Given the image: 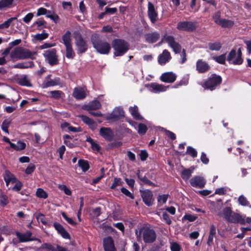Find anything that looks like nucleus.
<instances>
[{
  "mask_svg": "<svg viewBox=\"0 0 251 251\" xmlns=\"http://www.w3.org/2000/svg\"><path fill=\"white\" fill-rule=\"evenodd\" d=\"M17 81L18 83L21 86L26 87H31L32 86L30 79L26 75L19 78L17 80Z\"/></svg>",
  "mask_w": 251,
  "mask_h": 251,
  "instance_id": "29",
  "label": "nucleus"
},
{
  "mask_svg": "<svg viewBox=\"0 0 251 251\" xmlns=\"http://www.w3.org/2000/svg\"><path fill=\"white\" fill-rule=\"evenodd\" d=\"M171 249L172 251H180V247L177 243L175 242L171 244Z\"/></svg>",
  "mask_w": 251,
  "mask_h": 251,
  "instance_id": "64",
  "label": "nucleus"
},
{
  "mask_svg": "<svg viewBox=\"0 0 251 251\" xmlns=\"http://www.w3.org/2000/svg\"><path fill=\"white\" fill-rule=\"evenodd\" d=\"M190 182L193 187L202 188L204 187L206 181L202 177L196 176L190 179Z\"/></svg>",
  "mask_w": 251,
  "mask_h": 251,
  "instance_id": "12",
  "label": "nucleus"
},
{
  "mask_svg": "<svg viewBox=\"0 0 251 251\" xmlns=\"http://www.w3.org/2000/svg\"><path fill=\"white\" fill-rule=\"evenodd\" d=\"M78 164L83 172H86L89 168L88 162L83 160H79Z\"/></svg>",
  "mask_w": 251,
  "mask_h": 251,
  "instance_id": "40",
  "label": "nucleus"
},
{
  "mask_svg": "<svg viewBox=\"0 0 251 251\" xmlns=\"http://www.w3.org/2000/svg\"><path fill=\"white\" fill-rule=\"evenodd\" d=\"M36 194L37 197L40 198L46 199L48 197V195L46 192L41 188H38L37 190Z\"/></svg>",
  "mask_w": 251,
  "mask_h": 251,
  "instance_id": "47",
  "label": "nucleus"
},
{
  "mask_svg": "<svg viewBox=\"0 0 251 251\" xmlns=\"http://www.w3.org/2000/svg\"><path fill=\"white\" fill-rule=\"evenodd\" d=\"M189 81V76L186 75L184 76L179 82V84H177L174 86L173 87L177 88L178 85H185L188 83Z\"/></svg>",
  "mask_w": 251,
  "mask_h": 251,
  "instance_id": "56",
  "label": "nucleus"
},
{
  "mask_svg": "<svg viewBox=\"0 0 251 251\" xmlns=\"http://www.w3.org/2000/svg\"><path fill=\"white\" fill-rule=\"evenodd\" d=\"M103 247L105 251H116L113 240L110 237L103 239Z\"/></svg>",
  "mask_w": 251,
  "mask_h": 251,
  "instance_id": "16",
  "label": "nucleus"
},
{
  "mask_svg": "<svg viewBox=\"0 0 251 251\" xmlns=\"http://www.w3.org/2000/svg\"><path fill=\"white\" fill-rule=\"evenodd\" d=\"M124 116V111L122 108L116 107L115 108L112 112L106 116V120H117L120 117Z\"/></svg>",
  "mask_w": 251,
  "mask_h": 251,
  "instance_id": "15",
  "label": "nucleus"
},
{
  "mask_svg": "<svg viewBox=\"0 0 251 251\" xmlns=\"http://www.w3.org/2000/svg\"><path fill=\"white\" fill-rule=\"evenodd\" d=\"M220 17H221V13L220 12H217L215 13L213 16V20H214L215 23L218 25L219 23V22H220V21L222 19H220Z\"/></svg>",
  "mask_w": 251,
  "mask_h": 251,
  "instance_id": "61",
  "label": "nucleus"
},
{
  "mask_svg": "<svg viewBox=\"0 0 251 251\" xmlns=\"http://www.w3.org/2000/svg\"><path fill=\"white\" fill-rule=\"evenodd\" d=\"M13 67L20 69L32 68L34 67V64H16Z\"/></svg>",
  "mask_w": 251,
  "mask_h": 251,
  "instance_id": "45",
  "label": "nucleus"
},
{
  "mask_svg": "<svg viewBox=\"0 0 251 251\" xmlns=\"http://www.w3.org/2000/svg\"><path fill=\"white\" fill-rule=\"evenodd\" d=\"M81 120L92 130H95L97 126V124L93 120L85 115H80Z\"/></svg>",
  "mask_w": 251,
  "mask_h": 251,
  "instance_id": "22",
  "label": "nucleus"
},
{
  "mask_svg": "<svg viewBox=\"0 0 251 251\" xmlns=\"http://www.w3.org/2000/svg\"><path fill=\"white\" fill-rule=\"evenodd\" d=\"M53 226L55 229L57 231L58 233L60 234L61 236L65 239H69L70 235L63 226L56 222L53 223Z\"/></svg>",
  "mask_w": 251,
  "mask_h": 251,
  "instance_id": "20",
  "label": "nucleus"
},
{
  "mask_svg": "<svg viewBox=\"0 0 251 251\" xmlns=\"http://www.w3.org/2000/svg\"><path fill=\"white\" fill-rule=\"evenodd\" d=\"M3 177L7 186H8L9 183L10 182L12 183H14L16 182V178L14 177L13 175L8 171H6L5 172Z\"/></svg>",
  "mask_w": 251,
  "mask_h": 251,
  "instance_id": "28",
  "label": "nucleus"
},
{
  "mask_svg": "<svg viewBox=\"0 0 251 251\" xmlns=\"http://www.w3.org/2000/svg\"><path fill=\"white\" fill-rule=\"evenodd\" d=\"M234 24L233 22L231 20H226V19H222L219 23V25H221L223 27H230L232 26Z\"/></svg>",
  "mask_w": 251,
  "mask_h": 251,
  "instance_id": "35",
  "label": "nucleus"
},
{
  "mask_svg": "<svg viewBox=\"0 0 251 251\" xmlns=\"http://www.w3.org/2000/svg\"><path fill=\"white\" fill-rule=\"evenodd\" d=\"M139 235H142L144 242L145 243H152L156 238L155 231L148 227H143L139 232Z\"/></svg>",
  "mask_w": 251,
  "mask_h": 251,
  "instance_id": "4",
  "label": "nucleus"
},
{
  "mask_svg": "<svg viewBox=\"0 0 251 251\" xmlns=\"http://www.w3.org/2000/svg\"><path fill=\"white\" fill-rule=\"evenodd\" d=\"M13 1V0H1L0 1V9L10 7Z\"/></svg>",
  "mask_w": 251,
  "mask_h": 251,
  "instance_id": "38",
  "label": "nucleus"
},
{
  "mask_svg": "<svg viewBox=\"0 0 251 251\" xmlns=\"http://www.w3.org/2000/svg\"><path fill=\"white\" fill-rule=\"evenodd\" d=\"M87 93L88 91L85 87H76L74 89L73 96L76 100H82L86 97Z\"/></svg>",
  "mask_w": 251,
  "mask_h": 251,
  "instance_id": "9",
  "label": "nucleus"
},
{
  "mask_svg": "<svg viewBox=\"0 0 251 251\" xmlns=\"http://www.w3.org/2000/svg\"><path fill=\"white\" fill-rule=\"evenodd\" d=\"M112 44L114 50V54L116 56L123 55L128 50V44L123 40L115 39L113 41Z\"/></svg>",
  "mask_w": 251,
  "mask_h": 251,
  "instance_id": "1",
  "label": "nucleus"
},
{
  "mask_svg": "<svg viewBox=\"0 0 251 251\" xmlns=\"http://www.w3.org/2000/svg\"><path fill=\"white\" fill-rule=\"evenodd\" d=\"M228 222L232 223H239L241 225L245 224V220L240 214L232 213Z\"/></svg>",
  "mask_w": 251,
  "mask_h": 251,
  "instance_id": "21",
  "label": "nucleus"
},
{
  "mask_svg": "<svg viewBox=\"0 0 251 251\" xmlns=\"http://www.w3.org/2000/svg\"><path fill=\"white\" fill-rule=\"evenodd\" d=\"M238 201L239 204L246 206H248L251 207V205H250L249 202L248 201L247 198L243 195H241L238 198Z\"/></svg>",
  "mask_w": 251,
  "mask_h": 251,
  "instance_id": "37",
  "label": "nucleus"
},
{
  "mask_svg": "<svg viewBox=\"0 0 251 251\" xmlns=\"http://www.w3.org/2000/svg\"><path fill=\"white\" fill-rule=\"evenodd\" d=\"M50 97L51 98L56 100L59 99L64 95V93L61 91L59 90L51 91L50 92Z\"/></svg>",
  "mask_w": 251,
  "mask_h": 251,
  "instance_id": "36",
  "label": "nucleus"
},
{
  "mask_svg": "<svg viewBox=\"0 0 251 251\" xmlns=\"http://www.w3.org/2000/svg\"><path fill=\"white\" fill-rule=\"evenodd\" d=\"M48 36V34L45 33H42L41 34H37L35 36L36 39L38 40H43L47 38Z\"/></svg>",
  "mask_w": 251,
  "mask_h": 251,
  "instance_id": "59",
  "label": "nucleus"
},
{
  "mask_svg": "<svg viewBox=\"0 0 251 251\" xmlns=\"http://www.w3.org/2000/svg\"><path fill=\"white\" fill-rule=\"evenodd\" d=\"M60 84V79L58 77L53 79L47 80L42 84V87L44 88H48L50 86L58 85Z\"/></svg>",
  "mask_w": 251,
  "mask_h": 251,
  "instance_id": "23",
  "label": "nucleus"
},
{
  "mask_svg": "<svg viewBox=\"0 0 251 251\" xmlns=\"http://www.w3.org/2000/svg\"><path fill=\"white\" fill-rule=\"evenodd\" d=\"M75 44L77 47V52L78 53H82L86 51L87 47L85 41L79 36L76 38Z\"/></svg>",
  "mask_w": 251,
  "mask_h": 251,
  "instance_id": "13",
  "label": "nucleus"
},
{
  "mask_svg": "<svg viewBox=\"0 0 251 251\" xmlns=\"http://www.w3.org/2000/svg\"><path fill=\"white\" fill-rule=\"evenodd\" d=\"M176 75L170 72L162 74L160 77V79L164 82L173 83L176 80Z\"/></svg>",
  "mask_w": 251,
  "mask_h": 251,
  "instance_id": "14",
  "label": "nucleus"
},
{
  "mask_svg": "<svg viewBox=\"0 0 251 251\" xmlns=\"http://www.w3.org/2000/svg\"><path fill=\"white\" fill-rule=\"evenodd\" d=\"M226 61L231 63H242L241 48L234 47L227 54Z\"/></svg>",
  "mask_w": 251,
  "mask_h": 251,
  "instance_id": "5",
  "label": "nucleus"
},
{
  "mask_svg": "<svg viewBox=\"0 0 251 251\" xmlns=\"http://www.w3.org/2000/svg\"><path fill=\"white\" fill-rule=\"evenodd\" d=\"M75 53L73 51L72 46L66 47V56L68 58H73Z\"/></svg>",
  "mask_w": 251,
  "mask_h": 251,
  "instance_id": "42",
  "label": "nucleus"
},
{
  "mask_svg": "<svg viewBox=\"0 0 251 251\" xmlns=\"http://www.w3.org/2000/svg\"><path fill=\"white\" fill-rule=\"evenodd\" d=\"M226 54H223L218 56L213 57L214 60L218 63H225L226 60Z\"/></svg>",
  "mask_w": 251,
  "mask_h": 251,
  "instance_id": "50",
  "label": "nucleus"
},
{
  "mask_svg": "<svg viewBox=\"0 0 251 251\" xmlns=\"http://www.w3.org/2000/svg\"><path fill=\"white\" fill-rule=\"evenodd\" d=\"M209 68L207 64H197V70L200 73H203L207 71Z\"/></svg>",
  "mask_w": 251,
  "mask_h": 251,
  "instance_id": "34",
  "label": "nucleus"
},
{
  "mask_svg": "<svg viewBox=\"0 0 251 251\" xmlns=\"http://www.w3.org/2000/svg\"><path fill=\"white\" fill-rule=\"evenodd\" d=\"M186 154L190 155L193 158L197 156V151L192 147L188 146L187 149Z\"/></svg>",
  "mask_w": 251,
  "mask_h": 251,
  "instance_id": "46",
  "label": "nucleus"
},
{
  "mask_svg": "<svg viewBox=\"0 0 251 251\" xmlns=\"http://www.w3.org/2000/svg\"><path fill=\"white\" fill-rule=\"evenodd\" d=\"M101 106L100 102L97 100H93L90 102L87 105L88 110H96L99 109Z\"/></svg>",
  "mask_w": 251,
  "mask_h": 251,
  "instance_id": "32",
  "label": "nucleus"
},
{
  "mask_svg": "<svg viewBox=\"0 0 251 251\" xmlns=\"http://www.w3.org/2000/svg\"><path fill=\"white\" fill-rule=\"evenodd\" d=\"M92 42L94 48L98 52L103 54H107L109 52L111 46L107 42L94 38L92 39Z\"/></svg>",
  "mask_w": 251,
  "mask_h": 251,
  "instance_id": "3",
  "label": "nucleus"
},
{
  "mask_svg": "<svg viewBox=\"0 0 251 251\" xmlns=\"http://www.w3.org/2000/svg\"><path fill=\"white\" fill-rule=\"evenodd\" d=\"M123 182L122 179L119 178H114L113 183L110 188L112 189H116L117 186L122 185Z\"/></svg>",
  "mask_w": 251,
  "mask_h": 251,
  "instance_id": "48",
  "label": "nucleus"
},
{
  "mask_svg": "<svg viewBox=\"0 0 251 251\" xmlns=\"http://www.w3.org/2000/svg\"><path fill=\"white\" fill-rule=\"evenodd\" d=\"M141 196L144 202L148 206H151L153 203L154 199L152 192L148 190L141 192Z\"/></svg>",
  "mask_w": 251,
  "mask_h": 251,
  "instance_id": "10",
  "label": "nucleus"
},
{
  "mask_svg": "<svg viewBox=\"0 0 251 251\" xmlns=\"http://www.w3.org/2000/svg\"><path fill=\"white\" fill-rule=\"evenodd\" d=\"M63 43L65 47L71 46V32L69 31H67L66 33L62 37Z\"/></svg>",
  "mask_w": 251,
  "mask_h": 251,
  "instance_id": "33",
  "label": "nucleus"
},
{
  "mask_svg": "<svg viewBox=\"0 0 251 251\" xmlns=\"http://www.w3.org/2000/svg\"><path fill=\"white\" fill-rule=\"evenodd\" d=\"M16 19V18H11L9 19L6 21L4 22L3 23L0 25V29H4V28H8L11 23L14 20Z\"/></svg>",
  "mask_w": 251,
  "mask_h": 251,
  "instance_id": "51",
  "label": "nucleus"
},
{
  "mask_svg": "<svg viewBox=\"0 0 251 251\" xmlns=\"http://www.w3.org/2000/svg\"><path fill=\"white\" fill-rule=\"evenodd\" d=\"M171 59V55L169 51L164 50L162 53L158 56V63H166L169 62Z\"/></svg>",
  "mask_w": 251,
  "mask_h": 251,
  "instance_id": "25",
  "label": "nucleus"
},
{
  "mask_svg": "<svg viewBox=\"0 0 251 251\" xmlns=\"http://www.w3.org/2000/svg\"><path fill=\"white\" fill-rule=\"evenodd\" d=\"M26 147L25 143L19 141L16 144L10 143V148L13 149L17 151H20L24 150Z\"/></svg>",
  "mask_w": 251,
  "mask_h": 251,
  "instance_id": "31",
  "label": "nucleus"
},
{
  "mask_svg": "<svg viewBox=\"0 0 251 251\" xmlns=\"http://www.w3.org/2000/svg\"><path fill=\"white\" fill-rule=\"evenodd\" d=\"M62 217H63V218L70 225H72V226H75L76 224V223L74 221V220L70 218H69L67 216V215H66V214L64 213V212H62Z\"/></svg>",
  "mask_w": 251,
  "mask_h": 251,
  "instance_id": "57",
  "label": "nucleus"
},
{
  "mask_svg": "<svg viewBox=\"0 0 251 251\" xmlns=\"http://www.w3.org/2000/svg\"><path fill=\"white\" fill-rule=\"evenodd\" d=\"M44 56L46 60L49 63H56L57 60V56L56 55V51L54 49L47 50L44 51Z\"/></svg>",
  "mask_w": 251,
  "mask_h": 251,
  "instance_id": "11",
  "label": "nucleus"
},
{
  "mask_svg": "<svg viewBox=\"0 0 251 251\" xmlns=\"http://www.w3.org/2000/svg\"><path fill=\"white\" fill-rule=\"evenodd\" d=\"M148 16L152 23H155L157 19V14L156 12L153 5L151 2L148 3Z\"/></svg>",
  "mask_w": 251,
  "mask_h": 251,
  "instance_id": "17",
  "label": "nucleus"
},
{
  "mask_svg": "<svg viewBox=\"0 0 251 251\" xmlns=\"http://www.w3.org/2000/svg\"><path fill=\"white\" fill-rule=\"evenodd\" d=\"M147 130L146 125L143 124H140L138 126V132L139 134L144 135Z\"/></svg>",
  "mask_w": 251,
  "mask_h": 251,
  "instance_id": "49",
  "label": "nucleus"
},
{
  "mask_svg": "<svg viewBox=\"0 0 251 251\" xmlns=\"http://www.w3.org/2000/svg\"><path fill=\"white\" fill-rule=\"evenodd\" d=\"M183 218L189 222H193L197 219V217L193 215L186 214L183 217Z\"/></svg>",
  "mask_w": 251,
  "mask_h": 251,
  "instance_id": "60",
  "label": "nucleus"
},
{
  "mask_svg": "<svg viewBox=\"0 0 251 251\" xmlns=\"http://www.w3.org/2000/svg\"><path fill=\"white\" fill-rule=\"evenodd\" d=\"M196 28V23L188 21L180 22L177 25V29L179 30L191 31Z\"/></svg>",
  "mask_w": 251,
  "mask_h": 251,
  "instance_id": "8",
  "label": "nucleus"
},
{
  "mask_svg": "<svg viewBox=\"0 0 251 251\" xmlns=\"http://www.w3.org/2000/svg\"><path fill=\"white\" fill-rule=\"evenodd\" d=\"M10 125V122L7 120H4L1 125L2 130L6 133H8V128Z\"/></svg>",
  "mask_w": 251,
  "mask_h": 251,
  "instance_id": "54",
  "label": "nucleus"
},
{
  "mask_svg": "<svg viewBox=\"0 0 251 251\" xmlns=\"http://www.w3.org/2000/svg\"><path fill=\"white\" fill-rule=\"evenodd\" d=\"M36 218L38 222H41L43 225H48V220L46 218L44 215L42 213H37L35 215Z\"/></svg>",
  "mask_w": 251,
  "mask_h": 251,
  "instance_id": "39",
  "label": "nucleus"
},
{
  "mask_svg": "<svg viewBox=\"0 0 251 251\" xmlns=\"http://www.w3.org/2000/svg\"><path fill=\"white\" fill-rule=\"evenodd\" d=\"M161 42L167 43L176 53L181 52V47L180 45L175 41V38L173 36L168 34L164 35Z\"/></svg>",
  "mask_w": 251,
  "mask_h": 251,
  "instance_id": "7",
  "label": "nucleus"
},
{
  "mask_svg": "<svg viewBox=\"0 0 251 251\" xmlns=\"http://www.w3.org/2000/svg\"><path fill=\"white\" fill-rule=\"evenodd\" d=\"M121 192L127 197L130 198L132 199H134V196L127 189L125 188H122L121 189Z\"/></svg>",
  "mask_w": 251,
  "mask_h": 251,
  "instance_id": "62",
  "label": "nucleus"
},
{
  "mask_svg": "<svg viewBox=\"0 0 251 251\" xmlns=\"http://www.w3.org/2000/svg\"><path fill=\"white\" fill-rule=\"evenodd\" d=\"M168 86H165L162 84H159L155 83L151 84V91L153 93H159L165 91Z\"/></svg>",
  "mask_w": 251,
  "mask_h": 251,
  "instance_id": "24",
  "label": "nucleus"
},
{
  "mask_svg": "<svg viewBox=\"0 0 251 251\" xmlns=\"http://www.w3.org/2000/svg\"><path fill=\"white\" fill-rule=\"evenodd\" d=\"M33 14L32 13H28L24 18L23 21L25 23H28L32 19Z\"/></svg>",
  "mask_w": 251,
  "mask_h": 251,
  "instance_id": "63",
  "label": "nucleus"
},
{
  "mask_svg": "<svg viewBox=\"0 0 251 251\" xmlns=\"http://www.w3.org/2000/svg\"><path fill=\"white\" fill-rule=\"evenodd\" d=\"M159 37V34L157 32L149 33L145 35L146 41L151 43L156 42L158 40Z\"/></svg>",
  "mask_w": 251,
  "mask_h": 251,
  "instance_id": "26",
  "label": "nucleus"
},
{
  "mask_svg": "<svg viewBox=\"0 0 251 251\" xmlns=\"http://www.w3.org/2000/svg\"><path fill=\"white\" fill-rule=\"evenodd\" d=\"M31 56L32 53L30 51L22 47L15 48L10 53V57L13 61L31 58Z\"/></svg>",
  "mask_w": 251,
  "mask_h": 251,
  "instance_id": "2",
  "label": "nucleus"
},
{
  "mask_svg": "<svg viewBox=\"0 0 251 251\" xmlns=\"http://www.w3.org/2000/svg\"><path fill=\"white\" fill-rule=\"evenodd\" d=\"M100 135L105 140L110 141L112 140L113 134L110 128L101 127L100 130Z\"/></svg>",
  "mask_w": 251,
  "mask_h": 251,
  "instance_id": "19",
  "label": "nucleus"
},
{
  "mask_svg": "<svg viewBox=\"0 0 251 251\" xmlns=\"http://www.w3.org/2000/svg\"><path fill=\"white\" fill-rule=\"evenodd\" d=\"M209 48L211 50H219L221 48V44L219 42L209 44Z\"/></svg>",
  "mask_w": 251,
  "mask_h": 251,
  "instance_id": "44",
  "label": "nucleus"
},
{
  "mask_svg": "<svg viewBox=\"0 0 251 251\" xmlns=\"http://www.w3.org/2000/svg\"><path fill=\"white\" fill-rule=\"evenodd\" d=\"M140 159L142 161H145L148 157V153L146 150H142L139 154Z\"/></svg>",
  "mask_w": 251,
  "mask_h": 251,
  "instance_id": "58",
  "label": "nucleus"
},
{
  "mask_svg": "<svg viewBox=\"0 0 251 251\" xmlns=\"http://www.w3.org/2000/svg\"><path fill=\"white\" fill-rule=\"evenodd\" d=\"M9 201L8 200V198L6 196L1 194L0 195V204L2 206H5L8 203Z\"/></svg>",
  "mask_w": 251,
  "mask_h": 251,
  "instance_id": "52",
  "label": "nucleus"
},
{
  "mask_svg": "<svg viewBox=\"0 0 251 251\" xmlns=\"http://www.w3.org/2000/svg\"><path fill=\"white\" fill-rule=\"evenodd\" d=\"M129 111L132 117L137 120H141L143 119L142 117L138 112V107L134 105L133 107L129 108Z\"/></svg>",
  "mask_w": 251,
  "mask_h": 251,
  "instance_id": "30",
  "label": "nucleus"
},
{
  "mask_svg": "<svg viewBox=\"0 0 251 251\" xmlns=\"http://www.w3.org/2000/svg\"><path fill=\"white\" fill-rule=\"evenodd\" d=\"M192 171L189 169H185L181 173V177L185 180H188L192 175Z\"/></svg>",
  "mask_w": 251,
  "mask_h": 251,
  "instance_id": "43",
  "label": "nucleus"
},
{
  "mask_svg": "<svg viewBox=\"0 0 251 251\" xmlns=\"http://www.w3.org/2000/svg\"><path fill=\"white\" fill-rule=\"evenodd\" d=\"M16 235L20 242H26L32 240L31 238L32 233L30 231H27L25 233L16 232Z\"/></svg>",
  "mask_w": 251,
  "mask_h": 251,
  "instance_id": "18",
  "label": "nucleus"
},
{
  "mask_svg": "<svg viewBox=\"0 0 251 251\" xmlns=\"http://www.w3.org/2000/svg\"><path fill=\"white\" fill-rule=\"evenodd\" d=\"M232 211L229 207H226L223 210V214L224 217L226 221H228V219L230 218L232 213Z\"/></svg>",
  "mask_w": 251,
  "mask_h": 251,
  "instance_id": "41",
  "label": "nucleus"
},
{
  "mask_svg": "<svg viewBox=\"0 0 251 251\" xmlns=\"http://www.w3.org/2000/svg\"><path fill=\"white\" fill-rule=\"evenodd\" d=\"M58 188L63 191L67 195L70 196L72 194L71 190L65 185H59Z\"/></svg>",
  "mask_w": 251,
  "mask_h": 251,
  "instance_id": "53",
  "label": "nucleus"
},
{
  "mask_svg": "<svg viewBox=\"0 0 251 251\" xmlns=\"http://www.w3.org/2000/svg\"><path fill=\"white\" fill-rule=\"evenodd\" d=\"M168 198V195H162L159 196L157 198L158 203L162 204H164L167 201Z\"/></svg>",
  "mask_w": 251,
  "mask_h": 251,
  "instance_id": "55",
  "label": "nucleus"
},
{
  "mask_svg": "<svg viewBox=\"0 0 251 251\" xmlns=\"http://www.w3.org/2000/svg\"><path fill=\"white\" fill-rule=\"evenodd\" d=\"M222 82V78L220 76L215 74L212 75L202 85V86L206 89L213 90L215 87L219 85Z\"/></svg>",
  "mask_w": 251,
  "mask_h": 251,
  "instance_id": "6",
  "label": "nucleus"
},
{
  "mask_svg": "<svg viewBox=\"0 0 251 251\" xmlns=\"http://www.w3.org/2000/svg\"><path fill=\"white\" fill-rule=\"evenodd\" d=\"M216 233V227L212 225L210 226L209 234L207 244L208 246H211L213 243V238Z\"/></svg>",
  "mask_w": 251,
  "mask_h": 251,
  "instance_id": "27",
  "label": "nucleus"
}]
</instances>
